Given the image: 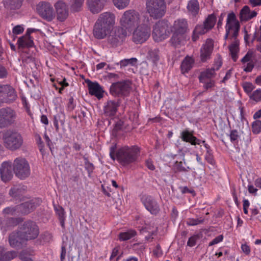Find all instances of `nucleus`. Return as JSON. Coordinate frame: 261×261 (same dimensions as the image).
<instances>
[{"instance_id": "obj_30", "label": "nucleus", "mask_w": 261, "mask_h": 261, "mask_svg": "<svg viewBox=\"0 0 261 261\" xmlns=\"http://www.w3.org/2000/svg\"><path fill=\"white\" fill-rule=\"evenodd\" d=\"M27 191V187L23 185H18L14 186L9 191V195L13 198H19Z\"/></svg>"}, {"instance_id": "obj_57", "label": "nucleus", "mask_w": 261, "mask_h": 261, "mask_svg": "<svg viewBox=\"0 0 261 261\" xmlns=\"http://www.w3.org/2000/svg\"><path fill=\"white\" fill-rule=\"evenodd\" d=\"M230 138L232 142H236L239 138L238 132L236 130H232L230 134Z\"/></svg>"}, {"instance_id": "obj_55", "label": "nucleus", "mask_w": 261, "mask_h": 261, "mask_svg": "<svg viewBox=\"0 0 261 261\" xmlns=\"http://www.w3.org/2000/svg\"><path fill=\"white\" fill-rule=\"evenodd\" d=\"M55 209L57 215L58 216L59 219L65 218V212L63 208L61 206H55Z\"/></svg>"}, {"instance_id": "obj_24", "label": "nucleus", "mask_w": 261, "mask_h": 261, "mask_svg": "<svg viewBox=\"0 0 261 261\" xmlns=\"http://www.w3.org/2000/svg\"><path fill=\"white\" fill-rule=\"evenodd\" d=\"M119 104L115 100H108L104 107V114L107 116H113L117 111Z\"/></svg>"}, {"instance_id": "obj_60", "label": "nucleus", "mask_w": 261, "mask_h": 261, "mask_svg": "<svg viewBox=\"0 0 261 261\" xmlns=\"http://www.w3.org/2000/svg\"><path fill=\"white\" fill-rule=\"evenodd\" d=\"M23 31L24 29L22 27L17 25L13 28L12 32L14 34L18 35L21 34Z\"/></svg>"}, {"instance_id": "obj_40", "label": "nucleus", "mask_w": 261, "mask_h": 261, "mask_svg": "<svg viewBox=\"0 0 261 261\" xmlns=\"http://www.w3.org/2000/svg\"><path fill=\"white\" fill-rule=\"evenodd\" d=\"M3 213L4 215L19 216L18 205L6 207L3 210Z\"/></svg>"}, {"instance_id": "obj_7", "label": "nucleus", "mask_w": 261, "mask_h": 261, "mask_svg": "<svg viewBox=\"0 0 261 261\" xmlns=\"http://www.w3.org/2000/svg\"><path fill=\"white\" fill-rule=\"evenodd\" d=\"M20 237L25 241L35 239L39 235V229L36 223L29 220L24 222L19 226Z\"/></svg>"}, {"instance_id": "obj_51", "label": "nucleus", "mask_w": 261, "mask_h": 261, "mask_svg": "<svg viewBox=\"0 0 261 261\" xmlns=\"http://www.w3.org/2000/svg\"><path fill=\"white\" fill-rule=\"evenodd\" d=\"M85 168L87 170L89 174H90L94 169V165L91 163L87 158H84Z\"/></svg>"}, {"instance_id": "obj_9", "label": "nucleus", "mask_w": 261, "mask_h": 261, "mask_svg": "<svg viewBox=\"0 0 261 261\" xmlns=\"http://www.w3.org/2000/svg\"><path fill=\"white\" fill-rule=\"evenodd\" d=\"M13 171L15 175L20 179L28 177L31 174V169L29 162L22 157L16 158L13 164Z\"/></svg>"}, {"instance_id": "obj_12", "label": "nucleus", "mask_w": 261, "mask_h": 261, "mask_svg": "<svg viewBox=\"0 0 261 261\" xmlns=\"http://www.w3.org/2000/svg\"><path fill=\"white\" fill-rule=\"evenodd\" d=\"M15 90L11 86L4 85L0 86V102L11 103L17 98Z\"/></svg>"}, {"instance_id": "obj_14", "label": "nucleus", "mask_w": 261, "mask_h": 261, "mask_svg": "<svg viewBox=\"0 0 261 261\" xmlns=\"http://www.w3.org/2000/svg\"><path fill=\"white\" fill-rule=\"evenodd\" d=\"M37 12L43 19L51 21L55 17V13L52 6L47 2H40L37 6Z\"/></svg>"}, {"instance_id": "obj_35", "label": "nucleus", "mask_w": 261, "mask_h": 261, "mask_svg": "<svg viewBox=\"0 0 261 261\" xmlns=\"http://www.w3.org/2000/svg\"><path fill=\"white\" fill-rule=\"evenodd\" d=\"M187 9L191 15L195 16L199 10V3L197 0H190L187 5Z\"/></svg>"}, {"instance_id": "obj_17", "label": "nucleus", "mask_w": 261, "mask_h": 261, "mask_svg": "<svg viewBox=\"0 0 261 261\" xmlns=\"http://www.w3.org/2000/svg\"><path fill=\"white\" fill-rule=\"evenodd\" d=\"M39 200L32 199L28 201L18 204L19 215H26L34 211L36 208Z\"/></svg>"}, {"instance_id": "obj_18", "label": "nucleus", "mask_w": 261, "mask_h": 261, "mask_svg": "<svg viewBox=\"0 0 261 261\" xmlns=\"http://www.w3.org/2000/svg\"><path fill=\"white\" fill-rule=\"evenodd\" d=\"M214 48V43L212 39L206 40L200 49V58L202 62L210 59Z\"/></svg>"}, {"instance_id": "obj_25", "label": "nucleus", "mask_w": 261, "mask_h": 261, "mask_svg": "<svg viewBox=\"0 0 261 261\" xmlns=\"http://www.w3.org/2000/svg\"><path fill=\"white\" fill-rule=\"evenodd\" d=\"M24 241L20 237V232L18 230L17 231L12 232L9 238L10 245L13 248H19L22 245V241Z\"/></svg>"}, {"instance_id": "obj_1", "label": "nucleus", "mask_w": 261, "mask_h": 261, "mask_svg": "<svg viewBox=\"0 0 261 261\" xmlns=\"http://www.w3.org/2000/svg\"><path fill=\"white\" fill-rule=\"evenodd\" d=\"M240 29V23L237 20L235 14L233 12L229 13L227 17L224 39H228L229 35H230L229 39L232 40V42L229 46V50L234 62H236L238 58L239 41L237 39V37Z\"/></svg>"}, {"instance_id": "obj_6", "label": "nucleus", "mask_w": 261, "mask_h": 261, "mask_svg": "<svg viewBox=\"0 0 261 261\" xmlns=\"http://www.w3.org/2000/svg\"><path fill=\"white\" fill-rule=\"evenodd\" d=\"M165 0H146V10L149 16L154 19L163 17L166 12Z\"/></svg>"}, {"instance_id": "obj_46", "label": "nucleus", "mask_w": 261, "mask_h": 261, "mask_svg": "<svg viewBox=\"0 0 261 261\" xmlns=\"http://www.w3.org/2000/svg\"><path fill=\"white\" fill-rule=\"evenodd\" d=\"M22 221V219L21 218H10L7 220V225L8 227H13Z\"/></svg>"}, {"instance_id": "obj_39", "label": "nucleus", "mask_w": 261, "mask_h": 261, "mask_svg": "<svg viewBox=\"0 0 261 261\" xmlns=\"http://www.w3.org/2000/svg\"><path fill=\"white\" fill-rule=\"evenodd\" d=\"M136 234V231L130 229L126 232H120L118 237L120 241H124L130 239L135 236Z\"/></svg>"}, {"instance_id": "obj_37", "label": "nucleus", "mask_w": 261, "mask_h": 261, "mask_svg": "<svg viewBox=\"0 0 261 261\" xmlns=\"http://www.w3.org/2000/svg\"><path fill=\"white\" fill-rule=\"evenodd\" d=\"M23 0H6L5 7L10 9H19L22 5Z\"/></svg>"}, {"instance_id": "obj_23", "label": "nucleus", "mask_w": 261, "mask_h": 261, "mask_svg": "<svg viewBox=\"0 0 261 261\" xmlns=\"http://www.w3.org/2000/svg\"><path fill=\"white\" fill-rule=\"evenodd\" d=\"M88 84L89 93L100 99L103 97V91L101 86L97 82H92L88 80L86 81Z\"/></svg>"}, {"instance_id": "obj_52", "label": "nucleus", "mask_w": 261, "mask_h": 261, "mask_svg": "<svg viewBox=\"0 0 261 261\" xmlns=\"http://www.w3.org/2000/svg\"><path fill=\"white\" fill-rule=\"evenodd\" d=\"M199 234H195L192 237H191L187 242V245L190 247H193L195 246L196 244L197 241L199 239Z\"/></svg>"}, {"instance_id": "obj_13", "label": "nucleus", "mask_w": 261, "mask_h": 261, "mask_svg": "<svg viewBox=\"0 0 261 261\" xmlns=\"http://www.w3.org/2000/svg\"><path fill=\"white\" fill-rule=\"evenodd\" d=\"M150 35V28L148 23L138 26L133 32V40L136 43H142L146 41Z\"/></svg>"}, {"instance_id": "obj_50", "label": "nucleus", "mask_w": 261, "mask_h": 261, "mask_svg": "<svg viewBox=\"0 0 261 261\" xmlns=\"http://www.w3.org/2000/svg\"><path fill=\"white\" fill-rule=\"evenodd\" d=\"M252 132L254 134H258L261 132V121L256 120L252 124Z\"/></svg>"}, {"instance_id": "obj_42", "label": "nucleus", "mask_w": 261, "mask_h": 261, "mask_svg": "<svg viewBox=\"0 0 261 261\" xmlns=\"http://www.w3.org/2000/svg\"><path fill=\"white\" fill-rule=\"evenodd\" d=\"M62 115L58 114L54 116V124L56 128V130L58 132L59 130V122H60L61 125L64 124V119H62Z\"/></svg>"}, {"instance_id": "obj_16", "label": "nucleus", "mask_w": 261, "mask_h": 261, "mask_svg": "<svg viewBox=\"0 0 261 261\" xmlns=\"http://www.w3.org/2000/svg\"><path fill=\"white\" fill-rule=\"evenodd\" d=\"M126 36V32L122 28H116L108 37V42L112 46H117L122 42Z\"/></svg>"}, {"instance_id": "obj_63", "label": "nucleus", "mask_w": 261, "mask_h": 261, "mask_svg": "<svg viewBox=\"0 0 261 261\" xmlns=\"http://www.w3.org/2000/svg\"><path fill=\"white\" fill-rule=\"evenodd\" d=\"M75 105L73 102V98L70 97L67 104V109L69 111H72L75 108Z\"/></svg>"}, {"instance_id": "obj_59", "label": "nucleus", "mask_w": 261, "mask_h": 261, "mask_svg": "<svg viewBox=\"0 0 261 261\" xmlns=\"http://www.w3.org/2000/svg\"><path fill=\"white\" fill-rule=\"evenodd\" d=\"M223 239V236L222 235H219L217 237H216L214 239H213L210 243H209V246H211L213 245H214L215 244H217L221 241H222Z\"/></svg>"}, {"instance_id": "obj_38", "label": "nucleus", "mask_w": 261, "mask_h": 261, "mask_svg": "<svg viewBox=\"0 0 261 261\" xmlns=\"http://www.w3.org/2000/svg\"><path fill=\"white\" fill-rule=\"evenodd\" d=\"M216 22V16L214 14L208 15L203 23L209 30H211L215 25Z\"/></svg>"}, {"instance_id": "obj_22", "label": "nucleus", "mask_w": 261, "mask_h": 261, "mask_svg": "<svg viewBox=\"0 0 261 261\" xmlns=\"http://www.w3.org/2000/svg\"><path fill=\"white\" fill-rule=\"evenodd\" d=\"M172 35L169 40L170 43L175 48L180 47L186 42L187 35L172 31Z\"/></svg>"}, {"instance_id": "obj_8", "label": "nucleus", "mask_w": 261, "mask_h": 261, "mask_svg": "<svg viewBox=\"0 0 261 261\" xmlns=\"http://www.w3.org/2000/svg\"><path fill=\"white\" fill-rule=\"evenodd\" d=\"M17 115L12 108L7 107L0 109V128H8L16 123Z\"/></svg>"}, {"instance_id": "obj_4", "label": "nucleus", "mask_w": 261, "mask_h": 261, "mask_svg": "<svg viewBox=\"0 0 261 261\" xmlns=\"http://www.w3.org/2000/svg\"><path fill=\"white\" fill-rule=\"evenodd\" d=\"M120 22L124 28L132 31L136 27L148 23L149 18L147 16H141L134 10H129L124 12Z\"/></svg>"}, {"instance_id": "obj_20", "label": "nucleus", "mask_w": 261, "mask_h": 261, "mask_svg": "<svg viewBox=\"0 0 261 261\" xmlns=\"http://www.w3.org/2000/svg\"><path fill=\"white\" fill-rule=\"evenodd\" d=\"M171 31L187 35L189 31V25L187 19L179 18L174 21L172 27Z\"/></svg>"}, {"instance_id": "obj_15", "label": "nucleus", "mask_w": 261, "mask_h": 261, "mask_svg": "<svg viewBox=\"0 0 261 261\" xmlns=\"http://www.w3.org/2000/svg\"><path fill=\"white\" fill-rule=\"evenodd\" d=\"M141 201L144 206L151 214L156 215L160 212L159 205L152 197L148 195H143L141 197Z\"/></svg>"}, {"instance_id": "obj_29", "label": "nucleus", "mask_w": 261, "mask_h": 261, "mask_svg": "<svg viewBox=\"0 0 261 261\" xmlns=\"http://www.w3.org/2000/svg\"><path fill=\"white\" fill-rule=\"evenodd\" d=\"M17 256L15 251H6L4 247L0 246V261H10Z\"/></svg>"}, {"instance_id": "obj_62", "label": "nucleus", "mask_w": 261, "mask_h": 261, "mask_svg": "<svg viewBox=\"0 0 261 261\" xmlns=\"http://www.w3.org/2000/svg\"><path fill=\"white\" fill-rule=\"evenodd\" d=\"M254 65L253 62L247 63L246 66L244 68V71L246 72H251L254 68Z\"/></svg>"}, {"instance_id": "obj_41", "label": "nucleus", "mask_w": 261, "mask_h": 261, "mask_svg": "<svg viewBox=\"0 0 261 261\" xmlns=\"http://www.w3.org/2000/svg\"><path fill=\"white\" fill-rule=\"evenodd\" d=\"M113 5L118 9L121 10L126 8L130 0H112Z\"/></svg>"}, {"instance_id": "obj_21", "label": "nucleus", "mask_w": 261, "mask_h": 261, "mask_svg": "<svg viewBox=\"0 0 261 261\" xmlns=\"http://www.w3.org/2000/svg\"><path fill=\"white\" fill-rule=\"evenodd\" d=\"M58 20L64 21L68 16V9L66 3L62 1H58L55 4Z\"/></svg>"}, {"instance_id": "obj_5", "label": "nucleus", "mask_w": 261, "mask_h": 261, "mask_svg": "<svg viewBox=\"0 0 261 261\" xmlns=\"http://www.w3.org/2000/svg\"><path fill=\"white\" fill-rule=\"evenodd\" d=\"M2 139L4 146L11 151H15L20 148L23 142L21 135L12 129L4 132Z\"/></svg>"}, {"instance_id": "obj_27", "label": "nucleus", "mask_w": 261, "mask_h": 261, "mask_svg": "<svg viewBox=\"0 0 261 261\" xmlns=\"http://www.w3.org/2000/svg\"><path fill=\"white\" fill-rule=\"evenodd\" d=\"M257 13L253 11H250L248 6H245L240 12V19L241 21H247L255 17Z\"/></svg>"}, {"instance_id": "obj_61", "label": "nucleus", "mask_w": 261, "mask_h": 261, "mask_svg": "<svg viewBox=\"0 0 261 261\" xmlns=\"http://www.w3.org/2000/svg\"><path fill=\"white\" fill-rule=\"evenodd\" d=\"M222 64V62L220 59H218L217 60L215 61L213 66L211 68H213L214 69V71L215 72L216 70H218L221 67Z\"/></svg>"}, {"instance_id": "obj_2", "label": "nucleus", "mask_w": 261, "mask_h": 261, "mask_svg": "<svg viewBox=\"0 0 261 261\" xmlns=\"http://www.w3.org/2000/svg\"><path fill=\"white\" fill-rule=\"evenodd\" d=\"M115 147L110 148V155L114 160L116 158L118 161L123 166H126L136 162L139 156L140 149L136 146H124L119 148L115 154Z\"/></svg>"}, {"instance_id": "obj_33", "label": "nucleus", "mask_w": 261, "mask_h": 261, "mask_svg": "<svg viewBox=\"0 0 261 261\" xmlns=\"http://www.w3.org/2000/svg\"><path fill=\"white\" fill-rule=\"evenodd\" d=\"M182 161H176L173 165V169L175 172H187L191 169V168L188 166L184 158Z\"/></svg>"}, {"instance_id": "obj_43", "label": "nucleus", "mask_w": 261, "mask_h": 261, "mask_svg": "<svg viewBox=\"0 0 261 261\" xmlns=\"http://www.w3.org/2000/svg\"><path fill=\"white\" fill-rule=\"evenodd\" d=\"M204 219L202 217L199 218H189L187 220V224L189 226H195L203 223Z\"/></svg>"}, {"instance_id": "obj_47", "label": "nucleus", "mask_w": 261, "mask_h": 261, "mask_svg": "<svg viewBox=\"0 0 261 261\" xmlns=\"http://www.w3.org/2000/svg\"><path fill=\"white\" fill-rule=\"evenodd\" d=\"M149 57L153 63L155 64L160 59L159 51L157 50H151L148 52Z\"/></svg>"}, {"instance_id": "obj_45", "label": "nucleus", "mask_w": 261, "mask_h": 261, "mask_svg": "<svg viewBox=\"0 0 261 261\" xmlns=\"http://www.w3.org/2000/svg\"><path fill=\"white\" fill-rule=\"evenodd\" d=\"M194 30L195 33H198L199 35L204 34L210 31L204 23L203 24L197 25Z\"/></svg>"}, {"instance_id": "obj_19", "label": "nucleus", "mask_w": 261, "mask_h": 261, "mask_svg": "<svg viewBox=\"0 0 261 261\" xmlns=\"http://www.w3.org/2000/svg\"><path fill=\"white\" fill-rule=\"evenodd\" d=\"M0 174L1 179L4 182H7L10 180L13 177L12 171V163L10 162H4L0 167Z\"/></svg>"}, {"instance_id": "obj_34", "label": "nucleus", "mask_w": 261, "mask_h": 261, "mask_svg": "<svg viewBox=\"0 0 261 261\" xmlns=\"http://www.w3.org/2000/svg\"><path fill=\"white\" fill-rule=\"evenodd\" d=\"M216 75V73L213 68H208L205 71L200 73L198 79L200 82H204V80L206 79H211L214 77Z\"/></svg>"}, {"instance_id": "obj_28", "label": "nucleus", "mask_w": 261, "mask_h": 261, "mask_svg": "<svg viewBox=\"0 0 261 261\" xmlns=\"http://www.w3.org/2000/svg\"><path fill=\"white\" fill-rule=\"evenodd\" d=\"M181 138L182 141L190 143L192 145H195L200 144L201 140L194 136L192 133L188 130H184L181 133Z\"/></svg>"}, {"instance_id": "obj_26", "label": "nucleus", "mask_w": 261, "mask_h": 261, "mask_svg": "<svg viewBox=\"0 0 261 261\" xmlns=\"http://www.w3.org/2000/svg\"><path fill=\"white\" fill-rule=\"evenodd\" d=\"M90 11L93 13H98L103 8L104 0H87Z\"/></svg>"}, {"instance_id": "obj_32", "label": "nucleus", "mask_w": 261, "mask_h": 261, "mask_svg": "<svg viewBox=\"0 0 261 261\" xmlns=\"http://www.w3.org/2000/svg\"><path fill=\"white\" fill-rule=\"evenodd\" d=\"M35 255L34 250L30 249H27L22 250L18 256L22 261H34Z\"/></svg>"}, {"instance_id": "obj_44", "label": "nucleus", "mask_w": 261, "mask_h": 261, "mask_svg": "<svg viewBox=\"0 0 261 261\" xmlns=\"http://www.w3.org/2000/svg\"><path fill=\"white\" fill-rule=\"evenodd\" d=\"M73 3L71 6V10L75 12H78L81 10L84 0H72Z\"/></svg>"}, {"instance_id": "obj_56", "label": "nucleus", "mask_w": 261, "mask_h": 261, "mask_svg": "<svg viewBox=\"0 0 261 261\" xmlns=\"http://www.w3.org/2000/svg\"><path fill=\"white\" fill-rule=\"evenodd\" d=\"M253 84L251 83H245L243 85L244 91L246 93H250L254 89Z\"/></svg>"}, {"instance_id": "obj_48", "label": "nucleus", "mask_w": 261, "mask_h": 261, "mask_svg": "<svg viewBox=\"0 0 261 261\" xmlns=\"http://www.w3.org/2000/svg\"><path fill=\"white\" fill-rule=\"evenodd\" d=\"M250 98L256 102L261 101V89L254 91L250 96Z\"/></svg>"}, {"instance_id": "obj_36", "label": "nucleus", "mask_w": 261, "mask_h": 261, "mask_svg": "<svg viewBox=\"0 0 261 261\" xmlns=\"http://www.w3.org/2000/svg\"><path fill=\"white\" fill-rule=\"evenodd\" d=\"M194 60L191 58L186 57L182 61L180 68L183 73L188 72L192 67Z\"/></svg>"}, {"instance_id": "obj_49", "label": "nucleus", "mask_w": 261, "mask_h": 261, "mask_svg": "<svg viewBox=\"0 0 261 261\" xmlns=\"http://www.w3.org/2000/svg\"><path fill=\"white\" fill-rule=\"evenodd\" d=\"M28 86L30 88H35L39 87V81L37 78L34 77L33 79H29L26 82Z\"/></svg>"}, {"instance_id": "obj_10", "label": "nucleus", "mask_w": 261, "mask_h": 261, "mask_svg": "<svg viewBox=\"0 0 261 261\" xmlns=\"http://www.w3.org/2000/svg\"><path fill=\"white\" fill-rule=\"evenodd\" d=\"M132 83L129 80L114 83L110 88V93L114 96H125L129 94Z\"/></svg>"}, {"instance_id": "obj_3", "label": "nucleus", "mask_w": 261, "mask_h": 261, "mask_svg": "<svg viewBox=\"0 0 261 261\" xmlns=\"http://www.w3.org/2000/svg\"><path fill=\"white\" fill-rule=\"evenodd\" d=\"M115 22V16L111 12H105L99 16L93 29V35L98 39L106 37L113 28Z\"/></svg>"}, {"instance_id": "obj_53", "label": "nucleus", "mask_w": 261, "mask_h": 261, "mask_svg": "<svg viewBox=\"0 0 261 261\" xmlns=\"http://www.w3.org/2000/svg\"><path fill=\"white\" fill-rule=\"evenodd\" d=\"M253 56V52L251 50H249L245 56L241 59V62L242 63H249L251 62V59Z\"/></svg>"}, {"instance_id": "obj_64", "label": "nucleus", "mask_w": 261, "mask_h": 261, "mask_svg": "<svg viewBox=\"0 0 261 261\" xmlns=\"http://www.w3.org/2000/svg\"><path fill=\"white\" fill-rule=\"evenodd\" d=\"M205 160L211 165L215 164V161L212 155L209 152V150H207V154L205 155Z\"/></svg>"}, {"instance_id": "obj_54", "label": "nucleus", "mask_w": 261, "mask_h": 261, "mask_svg": "<svg viewBox=\"0 0 261 261\" xmlns=\"http://www.w3.org/2000/svg\"><path fill=\"white\" fill-rule=\"evenodd\" d=\"M203 83V88L205 90H207L210 88L214 87L215 85V82L214 80H210L209 81L206 82V80H204V82H201Z\"/></svg>"}, {"instance_id": "obj_31", "label": "nucleus", "mask_w": 261, "mask_h": 261, "mask_svg": "<svg viewBox=\"0 0 261 261\" xmlns=\"http://www.w3.org/2000/svg\"><path fill=\"white\" fill-rule=\"evenodd\" d=\"M17 43L19 47H31L34 45V42L31 37H28V34L20 37Z\"/></svg>"}, {"instance_id": "obj_58", "label": "nucleus", "mask_w": 261, "mask_h": 261, "mask_svg": "<svg viewBox=\"0 0 261 261\" xmlns=\"http://www.w3.org/2000/svg\"><path fill=\"white\" fill-rule=\"evenodd\" d=\"M124 125V121L121 119H119L116 122L115 124L114 129L116 131L121 130L123 129Z\"/></svg>"}, {"instance_id": "obj_11", "label": "nucleus", "mask_w": 261, "mask_h": 261, "mask_svg": "<svg viewBox=\"0 0 261 261\" xmlns=\"http://www.w3.org/2000/svg\"><path fill=\"white\" fill-rule=\"evenodd\" d=\"M168 24L164 20L159 21L153 27L152 37L155 41L160 42L166 39L168 36Z\"/></svg>"}]
</instances>
